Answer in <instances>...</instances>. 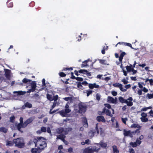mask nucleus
<instances>
[{"mask_svg": "<svg viewBox=\"0 0 153 153\" xmlns=\"http://www.w3.org/2000/svg\"><path fill=\"white\" fill-rule=\"evenodd\" d=\"M15 146L19 148H22L25 146L24 139L22 137H19L13 140Z\"/></svg>", "mask_w": 153, "mask_h": 153, "instance_id": "nucleus-1", "label": "nucleus"}, {"mask_svg": "<svg viewBox=\"0 0 153 153\" xmlns=\"http://www.w3.org/2000/svg\"><path fill=\"white\" fill-rule=\"evenodd\" d=\"M37 146H39L40 148H44L47 146V143L45 141V139L42 137H37Z\"/></svg>", "mask_w": 153, "mask_h": 153, "instance_id": "nucleus-2", "label": "nucleus"}, {"mask_svg": "<svg viewBox=\"0 0 153 153\" xmlns=\"http://www.w3.org/2000/svg\"><path fill=\"white\" fill-rule=\"evenodd\" d=\"M35 144V147L37 146V137H33L30 139L29 142L27 143L28 146H30Z\"/></svg>", "mask_w": 153, "mask_h": 153, "instance_id": "nucleus-3", "label": "nucleus"}, {"mask_svg": "<svg viewBox=\"0 0 153 153\" xmlns=\"http://www.w3.org/2000/svg\"><path fill=\"white\" fill-rule=\"evenodd\" d=\"M100 149V148L96 149V148L92 149L88 148L84 150L83 153H94L95 152H98Z\"/></svg>", "mask_w": 153, "mask_h": 153, "instance_id": "nucleus-4", "label": "nucleus"}, {"mask_svg": "<svg viewBox=\"0 0 153 153\" xmlns=\"http://www.w3.org/2000/svg\"><path fill=\"white\" fill-rule=\"evenodd\" d=\"M43 150H44L43 148L38 147L37 148H32L31 151L32 153H40Z\"/></svg>", "mask_w": 153, "mask_h": 153, "instance_id": "nucleus-5", "label": "nucleus"}, {"mask_svg": "<svg viewBox=\"0 0 153 153\" xmlns=\"http://www.w3.org/2000/svg\"><path fill=\"white\" fill-rule=\"evenodd\" d=\"M113 86L115 87L119 88L120 90L123 92H125L126 91V89L123 88L122 87V85L118 83H116L113 84Z\"/></svg>", "mask_w": 153, "mask_h": 153, "instance_id": "nucleus-6", "label": "nucleus"}, {"mask_svg": "<svg viewBox=\"0 0 153 153\" xmlns=\"http://www.w3.org/2000/svg\"><path fill=\"white\" fill-rule=\"evenodd\" d=\"M79 111L80 113L85 112V111L86 107L82 104L79 105Z\"/></svg>", "mask_w": 153, "mask_h": 153, "instance_id": "nucleus-7", "label": "nucleus"}, {"mask_svg": "<svg viewBox=\"0 0 153 153\" xmlns=\"http://www.w3.org/2000/svg\"><path fill=\"white\" fill-rule=\"evenodd\" d=\"M108 101L112 103L116 104L117 103V98L115 97V99L111 97L108 96Z\"/></svg>", "mask_w": 153, "mask_h": 153, "instance_id": "nucleus-8", "label": "nucleus"}, {"mask_svg": "<svg viewBox=\"0 0 153 153\" xmlns=\"http://www.w3.org/2000/svg\"><path fill=\"white\" fill-rule=\"evenodd\" d=\"M101 113H105L106 115L109 116L111 117H112L113 116L112 114H111V111L108 109H107L105 108H103V111Z\"/></svg>", "mask_w": 153, "mask_h": 153, "instance_id": "nucleus-9", "label": "nucleus"}, {"mask_svg": "<svg viewBox=\"0 0 153 153\" xmlns=\"http://www.w3.org/2000/svg\"><path fill=\"white\" fill-rule=\"evenodd\" d=\"M88 87L92 89L94 88H98L99 87V85H97L96 83H94L93 84L90 83L89 84Z\"/></svg>", "mask_w": 153, "mask_h": 153, "instance_id": "nucleus-10", "label": "nucleus"}, {"mask_svg": "<svg viewBox=\"0 0 153 153\" xmlns=\"http://www.w3.org/2000/svg\"><path fill=\"white\" fill-rule=\"evenodd\" d=\"M15 126L19 131L21 133H23V131L21 129L22 128H24L22 124L19 123L18 124H16Z\"/></svg>", "mask_w": 153, "mask_h": 153, "instance_id": "nucleus-11", "label": "nucleus"}, {"mask_svg": "<svg viewBox=\"0 0 153 153\" xmlns=\"http://www.w3.org/2000/svg\"><path fill=\"white\" fill-rule=\"evenodd\" d=\"M97 120L98 122H102L103 123L105 122V120L102 116H98L97 117Z\"/></svg>", "mask_w": 153, "mask_h": 153, "instance_id": "nucleus-12", "label": "nucleus"}, {"mask_svg": "<svg viewBox=\"0 0 153 153\" xmlns=\"http://www.w3.org/2000/svg\"><path fill=\"white\" fill-rule=\"evenodd\" d=\"M82 122L84 126L87 128L88 127L87 120L86 117H84L82 119Z\"/></svg>", "mask_w": 153, "mask_h": 153, "instance_id": "nucleus-13", "label": "nucleus"}, {"mask_svg": "<svg viewBox=\"0 0 153 153\" xmlns=\"http://www.w3.org/2000/svg\"><path fill=\"white\" fill-rule=\"evenodd\" d=\"M126 54V53L124 52H123L121 53L119 59V61L120 62V63H122L123 57Z\"/></svg>", "mask_w": 153, "mask_h": 153, "instance_id": "nucleus-14", "label": "nucleus"}, {"mask_svg": "<svg viewBox=\"0 0 153 153\" xmlns=\"http://www.w3.org/2000/svg\"><path fill=\"white\" fill-rule=\"evenodd\" d=\"M65 136L63 134H60L58 135L57 137V139H60L62 141H65Z\"/></svg>", "mask_w": 153, "mask_h": 153, "instance_id": "nucleus-15", "label": "nucleus"}, {"mask_svg": "<svg viewBox=\"0 0 153 153\" xmlns=\"http://www.w3.org/2000/svg\"><path fill=\"white\" fill-rule=\"evenodd\" d=\"M99 144L101 146L104 148H107V143H104L102 141H101L99 143Z\"/></svg>", "mask_w": 153, "mask_h": 153, "instance_id": "nucleus-16", "label": "nucleus"}, {"mask_svg": "<svg viewBox=\"0 0 153 153\" xmlns=\"http://www.w3.org/2000/svg\"><path fill=\"white\" fill-rule=\"evenodd\" d=\"M14 143L13 141V142L11 141L7 140L6 141V146H11L13 145Z\"/></svg>", "mask_w": 153, "mask_h": 153, "instance_id": "nucleus-17", "label": "nucleus"}, {"mask_svg": "<svg viewBox=\"0 0 153 153\" xmlns=\"http://www.w3.org/2000/svg\"><path fill=\"white\" fill-rule=\"evenodd\" d=\"M32 82L31 83V88L33 89L35 91L36 90V85L35 81H31Z\"/></svg>", "mask_w": 153, "mask_h": 153, "instance_id": "nucleus-18", "label": "nucleus"}, {"mask_svg": "<svg viewBox=\"0 0 153 153\" xmlns=\"http://www.w3.org/2000/svg\"><path fill=\"white\" fill-rule=\"evenodd\" d=\"M119 100L120 102L122 103H126L127 102V100L124 99L123 97L120 96L119 97Z\"/></svg>", "mask_w": 153, "mask_h": 153, "instance_id": "nucleus-19", "label": "nucleus"}, {"mask_svg": "<svg viewBox=\"0 0 153 153\" xmlns=\"http://www.w3.org/2000/svg\"><path fill=\"white\" fill-rule=\"evenodd\" d=\"M26 92L25 91H15L13 92L14 94H18L19 95H24Z\"/></svg>", "mask_w": 153, "mask_h": 153, "instance_id": "nucleus-20", "label": "nucleus"}, {"mask_svg": "<svg viewBox=\"0 0 153 153\" xmlns=\"http://www.w3.org/2000/svg\"><path fill=\"white\" fill-rule=\"evenodd\" d=\"M7 5L8 7H11L13 6V2L11 1V0H8L7 2Z\"/></svg>", "mask_w": 153, "mask_h": 153, "instance_id": "nucleus-21", "label": "nucleus"}, {"mask_svg": "<svg viewBox=\"0 0 153 153\" xmlns=\"http://www.w3.org/2000/svg\"><path fill=\"white\" fill-rule=\"evenodd\" d=\"M113 153H119V151L117 149V146L114 145L112 146Z\"/></svg>", "mask_w": 153, "mask_h": 153, "instance_id": "nucleus-22", "label": "nucleus"}, {"mask_svg": "<svg viewBox=\"0 0 153 153\" xmlns=\"http://www.w3.org/2000/svg\"><path fill=\"white\" fill-rule=\"evenodd\" d=\"M123 134L125 136H130L131 133L130 131H127L125 129H124L123 131Z\"/></svg>", "mask_w": 153, "mask_h": 153, "instance_id": "nucleus-23", "label": "nucleus"}, {"mask_svg": "<svg viewBox=\"0 0 153 153\" xmlns=\"http://www.w3.org/2000/svg\"><path fill=\"white\" fill-rule=\"evenodd\" d=\"M72 130V128L68 127L65 129L64 132L65 134H67L69 132L71 131Z\"/></svg>", "mask_w": 153, "mask_h": 153, "instance_id": "nucleus-24", "label": "nucleus"}, {"mask_svg": "<svg viewBox=\"0 0 153 153\" xmlns=\"http://www.w3.org/2000/svg\"><path fill=\"white\" fill-rule=\"evenodd\" d=\"M5 70V76L7 78L10 76L11 71L9 69H6Z\"/></svg>", "mask_w": 153, "mask_h": 153, "instance_id": "nucleus-25", "label": "nucleus"}, {"mask_svg": "<svg viewBox=\"0 0 153 153\" xmlns=\"http://www.w3.org/2000/svg\"><path fill=\"white\" fill-rule=\"evenodd\" d=\"M64 131L63 128H59L56 129V132L58 134H60L64 132Z\"/></svg>", "mask_w": 153, "mask_h": 153, "instance_id": "nucleus-26", "label": "nucleus"}, {"mask_svg": "<svg viewBox=\"0 0 153 153\" xmlns=\"http://www.w3.org/2000/svg\"><path fill=\"white\" fill-rule=\"evenodd\" d=\"M77 84V87L78 88L82 90L83 89V86L80 82H76Z\"/></svg>", "mask_w": 153, "mask_h": 153, "instance_id": "nucleus-27", "label": "nucleus"}, {"mask_svg": "<svg viewBox=\"0 0 153 153\" xmlns=\"http://www.w3.org/2000/svg\"><path fill=\"white\" fill-rule=\"evenodd\" d=\"M8 130L7 128L4 127L0 128V131L4 132L5 133H7Z\"/></svg>", "mask_w": 153, "mask_h": 153, "instance_id": "nucleus-28", "label": "nucleus"}, {"mask_svg": "<svg viewBox=\"0 0 153 153\" xmlns=\"http://www.w3.org/2000/svg\"><path fill=\"white\" fill-rule=\"evenodd\" d=\"M141 121L143 122L146 123L148 121V119L147 117H141L140 118Z\"/></svg>", "mask_w": 153, "mask_h": 153, "instance_id": "nucleus-29", "label": "nucleus"}, {"mask_svg": "<svg viewBox=\"0 0 153 153\" xmlns=\"http://www.w3.org/2000/svg\"><path fill=\"white\" fill-rule=\"evenodd\" d=\"M24 105L25 107L28 108H31L32 107V104L28 102L25 103Z\"/></svg>", "mask_w": 153, "mask_h": 153, "instance_id": "nucleus-30", "label": "nucleus"}, {"mask_svg": "<svg viewBox=\"0 0 153 153\" xmlns=\"http://www.w3.org/2000/svg\"><path fill=\"white\" fill-rule=\"evenodd\" d=\"M88 60L83 62H82V63L81 65V67L82 68L87 66L88 65H87V62H88Z\"/></svg>", "mask_w": 153, "mask_h": 153, "instance_id": "nucleus-31", "label": "nucleus"}, {"mask_svg": "<svg viewBox=\"0 0 153 153\" xmlns=\"http://www.w3.org/2000/svg\"><path fill=\"white\" fill-rule=\"evenodd\" d=\"M99 62L101 64L104 65H109V64H107L106 62V61L104 59H99Z\"/></svg>", "mask_w": 153, "mask_h": 153, "instance_id": "nucleus-32", "label": "nucleus"}, {"mask_svg": "<svg viewBox=\"0 0 153 153\" xmlns=\"http://www.w3.org/2000/svg\"><path fill=\"white\" fill-rule=\"evenodd\" d=\"M141 126H140V125L138 124H132L131 126V128H141Z\"/></svg>", "mask_w": 153, "mask_h": 153, "instance_id": "nucleus-33", "label": "nucleus"}, {"mask_svg": "<svg viewBox=\"0 0 153 153\" xmlns=\"http://www.w3.org/2000/svg\"><path fill=\"white\" fill-rule=\"evenodd\" d=\"M59 113L62 117H65L66 114L64 110H62L59 111Z\"/></svg>", "mask_w": 153, "mask_h": 153, "instance_id": "nucleus-34", "label": "nucleus"}, {"mask_svg": "<svg viewBox=\"0 0 153 153\" xmlns=\"http://www.w3.org/2000/svg\"><path fill=\"white\" fill-rule=\"evenodd\" d=\"M22 81L23 83H26L28 82H31V80L26 78H24L22 80Z\"/></svg>", "mask_w": 153, "mask_h": 153, "instance_id": "nucleus-35", "label": "nucleus"}, {"mask_svg": "<svg viewBox=\"0 0 153 153\" xmlns=\"http://www.w3.org/2000/svg\"><path fill=\"white\" fill-rule=\"evenodd\" d=\"M46 96L48 100H49L50 101H52L53 97L51 95L48 94H47Z\"/></svg>", "mask_w": 153, "mask_h": 153, "instance_id": "nucleus-36", "label": "nucleus"}, {"mask_svg": "<svg viewBox=\"0 0 153 153\" xmlns=\"http://www.w3.org/2000/svg\"><path fill=\"white\" fill-rule=\"evenodd\" d=\"M79 72L81 74H85V73L88 72V71L87 70L85 69H80L79 71Z\"/></svg>", "mask_w": 153, "mask_h": 153, "instance_id": "nucleus-37", "label": "nucleus"}, {"mask_svg": "<svg viewBox=\"0 0 153 153\" xmlns=\"http://www.w3.org/2000/svg\"><path fill=\"white\" fill-rule=\"evenodd\" d=\"M146 98L149 99L153 98V93L152 94L148 93L147 94Z\"/></svg>", "mask_w": 153, "mask_h": 153, "instance_id": "nucleus-38", "label": "nucleus"}, {"mask_svg": "<svg viewBox=\"0 0 153 153\" xmlns=\"http://www.w3.org/2000/svg\"><path fill=\"white\" fill-rule=\"evenodd\" d=\"M130 144L133 147H136L137 146V144L135 142H131L130 143Z\"/></svg>", "mask_w": 153, "mask_h": 153, "instance_id": "nucleus-39", "label": "nucleus"}, {"mask_svg": "<svg viewBox=\"0 0 153 153\" xmlns=\"http://www.w3.org/2000/svg\"><path fill=\"white\" fill-rule=\"evenodd\" d=\"M59 76L61 77H65L66 76V74L63 72H59Z\"/></svg>", "mask_w": 153, "mask_h": 153, "instance_id": "nucleus-40", "label": "nucleus"}, {"mask_svg": "<svg viewBox=\"0 0 153 153\" xmlns=\"http://www.w3.org/2000/svg\"><path fill=\"white\" fill-rule=\"evenodd\" d=\"M125 103H126L127 105L128 106H131L133 105V103L132 101L128 102L127 100V102Z\"/></svg>", "mask_w": 153, "mask_h": 153, "instance_id": "nucleus-41", "label": "nucleus"}, {"mask_svg": "<svg viewBox=\"0 0 153 153\" xmlns=\"http://www.w3.org/2000/svg\"><path fill=\"white\" fill-rule=\"evenodd\" d=\"M15 120V117L14 116H12L10 117V122L14 123Z\"/></svg>", "mask_w": 153, "mask_h": 153, "instance_id": "nucleus-42", "label": "nucleus"}, {"mask_svg": "<svg viewBox=\"0 0 153 153\" xmlns=\"http://www.w3.org/2000/svg\"><path fill=\"white\" fill-rule=\"evenodd\" d=\"M126 68L127 70V71L128 72H129L130 71H131L132 69L131 68V67L129 66L128 65H127L126 66Z\"/></svg>", "mask_w": 153, "mask_h": 153, "instance_id": "nucleus-43", "label": "nucleus"}, {"mask_svg": "<svg viewBox=\"0 0 153 153\" xmlns=\"http://www.w3.org/2000/svg\"><path fill=\"white\" fill-rule=\"evenodd\" d=\"M122 122L125 124H126V122L128 120L127 118L126 117L125 118H122Z\"/></svg>", "mask_w": 153, "mask_h": 153, "instance_id": "nucleus-44", "label": "nucleus"}, {"mask_svg": "<svg viewBox=\"0 0 153 153\" xmlns=\"http://www.w3.org/2000/svg\"><path fill=\"white\" fill-rule=\"evenodd\" d=\"M63 99L66 101H68L69 100H72V98L70 97H66L63 98Z\"/></svg>", "mask_w": 153, "mask_h": 153, "instance_id": "nucleus-45", "label": "nucleus"}, {"mask_svg": "<svg viewBox=\"0 0 153 153\" xmlns=\"http://www.w3.org/2000/svg\"><path fill=\"white\" fill-rule=\"evenodd\" d=\"M41 131L42 132H45L47 131L46 128L45 127H44V126L42 127L41 128Z\"/></svg>", "mask_w": 153, "mask_h": 153, "instance_id": "nucleus-46", "label": "nucleus"}, {"mask_svg": "<svg viewBox=\"0 0 153 153\" xmlns=\"http://www.w3.org/2000/svg\"><path fill=\"white\" fill-rule=\"evenodd\" d=\"M124 45L125 46H129L131 48L133 49V48L132 46L131 45L130 43H129L124 42Z\"/></svg>", "mask_w": 153, "mask_h": 153, "instance_id": "nucleus-47", "label": "nucleus"}, {"mask_svg": "<svg viewBox=\"0 0 153 153\" xmlns=\"http://www.w3.org/2000/svg\"><path fill=\"white\" fill-rule=\"evenodd\" d=\"M102 79L103 80H105L106 82L108 81L109 80L111 79V78L109 77H105V78H104L103 77H102Z\"/></svg>", "mask_w": 153, "mask_h": 153, "instance_id": "nucleus-48", "label": "nucleus"}, {"mask_svg": "<svg viewBox=\"0 0 153 153\" xmlns=\"http://www.w3.org/2000/svg\"><path fill=\"white\" fill-rule=\"evenodd\" d=\"M33 120L32 119V118H30L29 119H28L26 121V122L27 123V124H30V123H31Z\"/></svg>", "mask_w": 153, "mask_h": 153, "instance_id": "nucleus-49", "label": "nucleus"}, {"mask_svg": "<svg viewBox=\"0 0 153 153\" xmlns=\"http://www.w3.org/2000/svg\"><path fill=\"white\" fill-rule=\"evenodd\" d=\"M87 96L88 97L90 94H92L93 91L92 90H87Z\"/></svg>", "mask_w": 153, "mask_h": 153, "instance_id": "nucleus-50", "label": "nucleus"}, {"mask_svg": "<svg viewBox=\"0 0 153 153\" xmlns=\"http://www.w3.org/2000/svg\"><path fill=\"white\" fill-rule=\"evenodd\" d=\"M76 80L78 81H79V82H80L81 81H83V79L82 78L77 77H76Z\"/></svg>", "mask_w": 153, "mask_h": 153, "instance_id": "nucleus-51", "label": "nucleus"}, {"mask_svg": "<svg viewBox=\"0 0 153 153\" xmlns=\"http://www.w3.org/2000/svg\"><path fill=\"white\" fill-rule=\"evenodd\" d=\"M58 98V95H56L55 96H54L53 98L52 101L54 100L55 101H56L57 100Z\"/></svg>", "mask_w": 153, "mask_h": 153, "instance_id": "nucleus-52", "label": "nucleus"}, {"mask_svg": "<svg viewBox=\"0 0 153 153\" xmlns=\"http://www.w3.org/2000/svg\"><path fill=\"white\" fill-rule=\"evenodd\" d=\"M64 111L65 113L66 114H67L68 113H70L71 111V110L68 108H65Z\"/></svg>", "mask_w": 153, "mask_h": 153, "instance_id": "nucleus-53", "label": "nucleus"}, {"mask_svg": "<svg viewBox=\"0 0 153 153\" xmlns=\"http://www.w3.org/2000/svg\"><path fill=\"white\" fill-rule=\"evenodd\" d=\"M42 87L46 86L45 84V79H43L42 80Z\"/></svg>", "mask_w": 153, "mask_h": 153, "instance_id": "nucleus-54", "label": "nucleus"}, {"mask_svg": "<svg viewBox=\"0 0 153 153\" xmlns=\"http://www.w3.org/2000/svg\"><path fill=\"white\" fill-rule=\"evenodd\" d=\"M121 81L123 82L124 84H126L128 83V82L125 79H123Z\"/></svg>", "mask_w": 153, "mask_h": 153, "instance_id": "nucleus-55", "label": "nucleus"}, {"mask_svg": "<svg viewBox=\"0 0 153 153\" xmlns=\"http://www.w3.org/2000/svg\"><path fill=\"white\" fill-rule=\"evenodd\" d=\"M28 124H27V123L26 122V121H25L22 124L23 128H25L26 127Z\"/></svg>", "mask_w": 153, "mask_h": 153, "instance_id": "nucleus-56", "label": "nucleus"}, {"mask_svg": "<svg viewBox=\"0 0 153 153\" xmlns=\"http://www.w3.org/2000/svg\"><path fill=\"white\" fill-rule=\"evenodd\" d=\"M28 124H27V123L26 122V121H25L22 124L23 128H25L26 127Z\"/></svg>", "mask_w": 153, "mask_h": 153, "instance_id": "nucleus-57", "label": "nucleus"}, {"mask_svg": "<svg viewBox=\"0 0 153 153\" xmlns=\"http://www.w3.org/2000/svg\"><path fill=\"white\" fill-rule=\"evenodd\" d=\"M105 107L107 108L108 109H111V105L109 104H105Z\"/></svg>", "mask_w": 153, "mask_h": 153, "instance_id": "nucleus-58", "label": "nucleus"}, {"mask_svg": "<svg viewBox=\"0 0 153 153\" xmlns=\"http://www.w3.org/2000/svg\"><path fill=\"white\" fill-rule=\"evenodd\" d=\"M81 83L85 86H87L88 84V83L86 81H85L82 82H81Z\"/></svg>", "mask_w": 153, "mask_h": 153, "instance_id": "nucleus-59", "label": "nucleus"}, {"mask_svg": "<svg viewBox=\"0 0 153 153\" xmlns=\"http://www.w3.org/2000/svg\"><path fill=\"white\" fill-rule=\"evenodd\" d=\"M58 109H57L56 110H54L53 111H51V109L50 110V111H49V113L50 114H52L55 112H56L57 111H58Z\"/></svg>", "mask_w": 153, "mask_h": 153, "instance_id": "nucleus-60", "label": "nucleus"}, {"mask_svg": "<svg viewBox=\"0 0 153 153\" xmlns=\"http://www.w3.org/2000/svg\"><path fill=\"white\" fill-rule=\"evenodd\" d=\"M91 141L89 139H87L85 141V143L86 144L89 145L90 144Z\"/></svg>", "mask_w": 153, "mask_h": 153, "instance_id": "nucleus-61", "label": "nucleus"}, {"mask_svg": "<svg viewBox=\"0 0 153 153\" xmlns=\"http://www.w3.org/2000/svg\"><path fill=\"white\" fill-rule=\"evenodd\" d=\"M56 103L55 102H54L53 105H52L51 108L50 109H51V111H52V110L54 108V107L56 106Z\"/></svg>", "mask_w": 153, "mask_h": 153, "instance_id": "nucleus-62", "label": "nucleus"}, {"mask_svg": "<svg viewBox=\"0 0 153 153\" xmlns=\"http://www.w3.org/2000/svg\"><path fill=\"white\" fill-rule=\"evenodd\" d=\"M142 90L143 91L146 93L148 91V89L145 87L143 88V89Z\"/></svg>", "mask_w": 153, "mask_h": 153, "instance_id": "nucleus-63", "label": "nucleus"}, {"mask_svg": "<svg viewBox=\"0 0 153 153\" xmlns=\"http://www.w3.org/2000/svg\"><path fill=\"white\" fill-rule=\"evenodd\" d=\"M131 87V85L130 84L126 85L125 86V88L126 89H128Z\"/></svg>", "mask_w": 153, "mask_h": 153, "instance_id": "nucleus-64", "label": "nucleus"}]
</instances>
